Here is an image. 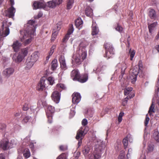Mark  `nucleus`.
Returning a JSON list of instances; mask_svg holds the SVG:
<instances>
[{"instance_id":"nucleus-46","label":"nucleus","mask_w":159,"mask_h":159,"mask_svg":"<svg viewBox=\"0 0 159 159\" xmlns=\"http://www.w3.org/2000/svg\"><path fill=\"white\" fill-rule=\"evenodd\" d=\"M74 31V28L73 25L72 24H70V25L69 28L68 30V31L67 32V34H68L69 35L71 34L72 33L73 31Z\"/></svg>"},{"instance_id":"nucleus-42","label":"nucleus","mask_w":159,"mask_h":159,"mask_svg":"<svg viewBox=\"0 0 159 159\" xmlns=\"http://www.w3.org/2000/svg\"><path fill=\"white\" fill-rule=\"evenodd\" d=\"M83 23V21L80 19H77L75 21V25L77 27H79Z\"/></svg>"},{"instance_id":"nucleus-59","label":"nucleus","mask_w":159,"mask_h":159,"mask_svg":"<svg viewBox=\"0 0 159 159\" xmlns=\"http://www.w3.org/2000/svg\"><path fill=\"white\" fill-rule=\"evenodd\" d=\"M6 126L4 124H0V129L4 130Z\"/></svg>"},{"instance_id":"nucleus-52","label":"nucleus","mask_w":159,"mask_h":159,"mask_svg":"<svg viewBox=\"0 0 159 159\" xmlns=\"http://www.w3.org/2000/svg\"><path fill=\"white\" fill-rule=\"evenodd\" d=\"M70 37V35L68 34H66L63 39V42L64 43H66V42L67 40Z\"/></svg>"},{"instance_id":"nucleus-11","label":"nucleus","mask_w":159,"mask_h":159,"mask_svg":"<svg viewBox=\"0 0 159 159\" xmlns=\"http://www.w3.org/2000/svg\"><path fill=\"white\" fill-rule=\"evenodd\" d=\"M9 148V141L7 139H3L0 142V148L4 150H6Z\"/></svg>"},{"instance_id":"nucleus-19","label":"nucleus","mask_w":159,"mask_h":159,"mask_svg":"<svg viewBox=\"0 0 159 159\" xmlns=\"http://www.w3.org/2000/svg\"><path fill=\"white\" fill-rule=\"evenodd\" d=\"M25 57L19 53L17 56H14L13 57V60L16 63H19L21 62Z\"/></svg>"},{"instance_id":"nucleus-12","label":"nucleus","mask_w":159,"mask_h":159,"mask_svg":"<svg viewBox=\"0 0 159 159\" xmlns=\"http://www.w3.org/2000/svg\"><path fill=\"white\" fill-rule=\"evenodd\" d=\"M14 72V69L12 67H9L5 69L2 73L4 76L7 78H9L12 75Z\"/></svg>"},{"instance_id":"nucleus-10","label":"nucleus","mask_w":159,"mask_h":159,"mask_svg":"<svg viewBox=\"0 0 159 159\" xmlns=\"http://www.w3.org/2000/svg\"><path fill=\"white\" fill-rule=\"evenodd\" d=\"M72 102L74 104H78L81 100V95L80 93H78L75 92L72 94Z\"/></svg>"},{"instance_id":"nucleus-3","label":"nucleus","mask_w":159,"mask_h":159,"mask_svg":"<svg viewBox=\"0 0 159 159\" xmlns=\"http://www.w3.org/2000/svg\"><path fill=\"white\" fill-rule=\"evenodd\" d=\"M87 52L84 49L81 51V52L77 53L74 57V62L77 65H80L87 57Z\"/></svg>"},{"instance_id":"nucleus-27","label":"nucleus","mask_w":159,"mask_h":159,"mask_svg":"<svg viewBox=\"0 0 159 159\" xmlns=\"http://www.w3.org/2000/svg\"><path fill=\"white\" fill-rule=\"evenodd\" d=\"M148 25L149 32L150 34H152L155 27L157 25V22H154L150 25H149V24Z\"/></svg>"},{"instance_id":"nucleus-2","label":"nucleus","mask_w":159,"mask_h":159,"mask_svg":"<svg viewBox=\"0 0 159 159\" xmlns=\"http://www.w3.org/2000/svg\"><path fill=\"white\" fill-rule=\"evenodd\" d=\"M104 47L105 50L104 57L107 58V59L112 57L115 53L114 48L112 45L110 43H106L104 45Z\"/></svg>"},{"instance_id":"nucleus-5","label":"nucleus","mask_w":159,"mask_h":159,"mask_svg":"<svg viewBox=\"0 0 159 159\" xmlns=\"http://www.w3.org/2000/svg\"><path fill=\"white\" fill-rule=\"evenodd\" d=\"M7 21L4 20L2 23V26L0 30L1 38L5 37L7 36L10 33L9 26L7 25Z\"/></svg>"},{"instance_id":"nucleus-9","label":"nucleus","mask_w":159,"mask_h":159,"mask_svg":"<svg viewBox=\"0 0 159 159\" xmlns=\"http://www.w3.org/2000/svg\"><path fill=\"white\" fill-rule=\"evenodd\" d=\"M45 80L43 78L41 79L40 81L37 86L36 89L39 91H42L45 89Z\"/></svg>"},{"instance_id":"nucleus-23","label":"nucleus","mask_w":159,"mask_h":159,"mask_svg":"<svg viewBox=\"0 0 159 159\" xmlns=\"http://www.w3.org/2000/svg\"><path fill=\"white\" fill-rule=\"evenodd\" d=\"M39 57L38 52H35L31 55L30 60L35 62L38 60Z\"/></svg>"},{"instance_id":"nucleus-50","label":"nucleus","mask_w":159,"mask_h":159,"mask_svg":"<svg viewBox=\"0 0 159 159\" xmlns=\"http://www.w3.org/2000/svg\"><path fill=\"white\" fill-rule=\"evenodd\" d=\"M47 80L49 82V84L51 85H52L54 83V79L53 77H49L48 78Z\"/></svg>"},{"instance_id":"nucleus-39","label":"nucleus","mask_w":159,"mask_h":159,"mask_svg":"<svg viewBox=\"0 0 159 159\" xmlns=\"http://www.w3.org/2000/svg\"><path fill=\"white\" fill-rule=\"evenodd\" d=\"M34 62H33L32 61H28L27 60L26 62V68L27 69H30L31 68L32 66L33 65Z\"/></svg>"},{"instance_id":"nucleus-7","label":"nucleus","mask_w":159,"mask_h":159,"mask_svg":"<svg viewBox=\"0 0 159 159\" xmlns=\"http://www.w3.org/2000/svg\"><path fill=\"white\" fill-rule=\"evenodd\" d=\"M46 3L43 1H35L33 2V6L34 9L45 7Z\"/></svg>"},{"instance_id":"nucleus-41","label":"nucleus","mask_w":159,"mask_h":159,"mask_svg":"<svg viewBox=\"0 0 159 159\" xmlns=\"http://www.w3.org/2000/svg\"><path fill=\"white\" fill-rule=\"evenodd\" d=\"M67 153H62L58 156L56 159H67Z\"/></svg>"},{"instance_id":"nucleus-64","label":"nucleus","mask_w":159,"mask_h":159,"mask_svg":"<svg viewBox=\"0 0 159 159\" xmlns=\"http://www.w3.org/2000/svg\"><path fill=\"white\" fill-rule=\"evenodd\" d=\"M43 13L41 12H39L38 13L36 18H39L43 16Z\"/></svg>"},{"instance_id":"nucleus-61","label":"nucleus","mask_w":159,"mask_h":159,"mask_svg":"<svg viewBox=\"0 0 159 159\" xmlns=\"http://www.w3.org/2000/svg\"><path fill=\"white\" fill-rule=\"evenodd\" d=\"M127 68L125 64L123 63L122 64V66L121 67V69L122 71L123 70L124 71Z\"/></svg>"},{"instance_id":"nucleus-38","label":"nucleus","mask_w":159,"mask_h":159,"mask_svg":"<svg viewBox=\"0 0 159 159\" xmlns=\"http://www.w3.org/2000/svg\"><path fill=\"white\" fill-rule=\"evenodd\" d=\"M154 108V105L152 102L150 106L148 111V113L150 116H152V113H154L155 112Z\"/></svg>"},{"instance_id":"nucleus-29","label":"nucleus","mask_w":159,"mask_h":159,"mask_svg":"<svg viewBox=\"0 0 159 159\" xmlns=\"http://www.w3.org/2000/svg\"><path fill=\"white\" fill-rule=\"evenodd\" d=\"M130 137L129 135H127L126 137H125L123 140V143L124 145V148L126 149L128 145V138H129Z\"/></svg>"},{"instance_id":"nucleus-51","label":"nucleus","mask_w":159,"mask_h":159,"mask_svg":"<svg viewBox=\"0 0 159 159\" xmlns=\"http://www.w3.org/2000/svg\"><path fill=\"white\" fill-rule=\"evenodd\" d=\"M150 120V118L148 116V114H147L146 116V118L144 121L145 126H147L148 123V122Z\"/></svg>"},{"instance_id":"nucleus-14","label":"nucleus","mask_w":159,"mask_h":159,"mask_svg":"<svg viewBox=\"0 0 159 159\" xmlns=\"http://www.w3.org/2000/svg\"><path fill=\"white\" fill-rule=\"evenodd\" d=\"M80 74L78 70L74 69L70 73L71 78L73 80L77 81Z\"/></svg>"},{"instance_id":"nucleus-47","label":"nucleus","mask_w":159,"mask_h":159,"mask_svg":"<svg viewBox=\"0 0 159 159\" xmlns=\"http://www.w3.org/2000/svg\"><path fill=\"white\" fill-rule=\"evenodd\" d=\"M93 111L90 109L88 110L86 113V116H88L89 118L92 117L93 116Z\"/></svg>"},{"instance_id":"nucleus-24","label":"nucleus","mask_w":159,"mask_h":159,"mask_svg":"<svg viewBox=\"0 0 159 159\" xmlns=\"http://www.w3.org/2000/svg\"><path fill=\"white\" fill-rule=\"evenodd\" d=\"M148 16L152 19L155 20L157 17L155 11L152 9L149 10L148 13Z\"/></svg>"},{"instance_id":"nucleus-25","label":"nucleus","mask_w":159,"mask_h":159,"mask_svg":"<svg viewBox=\"0 0 159 159\" xmlns=\"http://www.w3.org/2000/svg\"><path fill=\"white\" fill-rule=\"evenodd\" d=\"M85 14L88 16H91L93 14V10L89 6H87L85 9Z\"/></svg>"},{"instance_id":"nucleus-45","label":"nucleus","mask_w":159,"mask_h":159,"mask_svg":"<svg viewBox=\"0 0 159 159\" xmlns=\"http://www.w3.org/2000/svg\"><path fill=\"white\" fill-rule=\"evenodd\" d=\"M58 32L57 31H53V33L52 35L51 41H54L57 36Z\"/></svg>"},{"instance_id":"nucleus-63","label":"nucleus","mask_w":159,"mask_h":159,"mask_svg":"<svg viewBox=\"0 0 159 159\" xmlns=\"http://www.w3.org/2000/svg\"><path fill=\"white\" fill-rule=\"evenodd\" d=\"M2 63L3 64L5 63L6 62L8 61V59L6 57H3L2 59Z\"/></svg>"},{"instance_id":"nucleus-58","label":"nucleus","mask_w":159,"mask_h":159,"mask_svg":"<svg viewBox=\"0 0 159 159\" xmlns=\"http://www.w3.org/2000/svg\"><path fill=\"white\" fill-rule=\"evenodd\" d=\"M88 124V121L86 119H84L82 121V125L84 126Z\"/></svg>"},{"instance_id":"nucleus-15","label":"nucleus","mask_w":159,"mask_h":159,"mask_svg":"<svg viewBox=\"0 0 159 159\" xmlns=\"http://www.w3.org/2000/svg\"><path fill=\"white\" fill-rule=\"evenodd\" d=\"M59 60L60 62L61 68L63 70H66L67 69L65 58L64 56L61 55L60 56L59 59Z\"/></svg>"},{"instance_id":"nucleus-43","label":"nucleus","mask_w":159,"mask_h":159,"mask_svg":"<svg viewBox=\"0 0 159 159\" xmlns=\"http://www.w3.org/2000/svg\"><path fill=\"white\" fill-rule=\"evenodd\" d=\"M52 115L51 114L46 113L47 116L48 118V122L49 123H51L52 122Z\"/></svg>"},{"instance_id":"nucleus-57","label":"nucleus","mask_w":159,"mask_h":159,"mask_svg":"<svg viewBox=\"0 0 159 159\" xmlns=\"http://www.w3.org/2000/svg\"><path fill=\"white\" fill-rule=\"evenodd\" d=\"M29 146H30V148H31V149L32 151V152L33 153H34V151H35V150H34L35 148H34L33 143H31L29 145Z\"/></svg>"},{"instance_id":"nucleus-18","label":"nucleus","mask_w":159,"mask_h":159,"mask_svg":"<svg viewBox=\"0 0 159 159\" xmlns=\"http://www.w3.org/2000/svg\"><path fill=\"white\" fill-rule=\"evenodd\" d=\"M99 31V29L97 26L95 22H93L92 26V35L93 36L97 35Z\"/></svg>"},{"instance_id":"nucleus-36","label":"nucleus","mask_w":159,"mask_h":159,"mask_svg":"<svg viewBox=\"0 0 159 159\" xmlns=\"http://www.w3.org/2000/svg\"><path fill=\"white\" fill-rule=\"evenodd\" d=\"M114 28L116 31L120 33H121L122 32L123 28L118 23H117L115 25Z\"/></svg>"},{"instance_id":"nucleus-33","label":"nucleus","mask_w":159,"mask_h":159,"mask_svg":"<svg viewBox=\"0 0 159 159\" xmlns=\"http://www.w3.org/2000/svg\"><path fill=\"white\" fill-rule=\"evenodd\" d=\"M74 0H68L67 2L66 9L67 10L70 9L74 3Z\"/></svg>"},{"instance_id":"nucleus-32","label":"nucleus","mask_w":159,"mask_h":159,"mask_svg":"<svg viewBox=\"0 0 159 159\" xmlns=\"http://www.w3.org/2000/svg\"><path fill=\"white\" fill-rule=\"evenodd\" d=\"M55 111L54 107L51 105H48V109L46 113H48L53 114V113Z\"/></svg>"},{"instance_id":"nucleus-21","label":"nucleus","mask_w":159,"mask_h":159,"mask_svg":"<svg viewBox=\"0 0 159 159\" xmlns=\"http://www.w3.org/2000/svg\"><path fill=\"white\" fill-rule=\"evenodd\" d=\"M66 85L63 84H58L56 85L55 88V90L61 92L62 90H66Z\"/></svg>"},{"instance_id":"nucleus-60","label":"nucleus","mask_w":159,"mask_h":159,"mask_svg":"<svg viewBox=\"0 0 159 159\" xmlns=\"http://www.w3.org/2000/svg\"><path fill=\"white\" fill-rule=\"evenodd\" d=\"M35 23V21L33 20H30L28 21V26L30 25H33Z\"/></svg>"},{"instance_id":"nucleus-13","label":"nucleus","mask_w":159,"mask_h":159,"mask_svg":"<svg viewBox=\"0 0 159 159\" xmlns=\"http://www.w3.org/2000/svg\"><path fill=\"white\" fill-rule=\"evenodd\" d=\"M62 0H52L47 2V6L51 8L55 7L57 5L60 4Z\"/></svg>"},{"instance_id":"nucleus-34","label":"nucleus","mask_w":159,"mask_h":159,"mask_svg":"<svg viewBox=\"0 0 159 159\" xmlns=\"http://www.w3.org/2000/svg\"><path fill=\"white\" fill-rule=\"evenodd\" d=\"M56 47V45H53L50 48V50L49 53V55L46 57L47 60H48L50 57L52 55V54L54 52V50L55 49Z\"/></svg>"},{"instance_id":"nucleus-31","label":"nucleus","mask_w":159,"mask_h":159,"mask_svg":"<svg viewBox=\"0 0 159 159\" xmlns=\"http://www.w3.org/2000/svg\"><path fill=\"white\" fill-rule=\"evenodd\" d=\"M90 150V148L88 146L84 147L83 149V152L85 156H87Z\"/></svg>"},{"instance_id":"nucleus-48","label":"nucleus","mask_w":159,"mask_h":159,"mask_svg":"<svg viewBox=\"0 0 159 159\" xmlns=\"http://www.w3.org/2000/svg\"><path fill=\"white\" fill-rule=\"evenodd\" d=\"M30 117L29 116H25L23 119L22 120V123L23 124H24V123H27L28 122V121H29V120H30Z\"/></svg>"},{"instance_id":"nucleus-16","label":"nucleus","mask_w":159,"mask_h":159,"mask_svg":"<svg viewBox=\"0 0 159 159\" xmlns=\"http://www.w3.org/2000/svg\"><path fill=\"white\" fill-rule=\"evenodd\" d=\"M88 75L87 73H84L80 75V74L77 81L81 83L86 82L88 80Z\"/></svg>"},{"instance_id":"nucleus-55","label":"nucleus","mask_w":159,"mask_h":159,"mask_svg":"<svg viewBox=\"0 0 159 159\" xmlns=\"http://www.w3.org/2000/svg\"><path fill=\"white\" fill-rule=\"evenodd\" d=\"M80 153L79 151L75 152L74 154V156L75 157V159H78L80 155Z\"/></svg>"},{"instance_id":"nucleus-40","label":"nucleus","mask_w":159,"mask_h":159,"mask_svg":"<svg viewBox=\"0 0 159 159\" xmlns=\"http://www.w3.org/2000/svg\"><path fill=\"white\" fill-rule=\"evenodd\" d=\"M132 90L133 88L131 87L126 88L124 90V94L125 95H127L131 93Z\"/></svg>"},{"instance_id":"nucleus-28","label":"nucleus","mask_w":159,"mask_h":159,"mask_svg":"<svg viewBox=\"0 0 159 159\" xmlns=\"http://www.w3.org/2000/svg\"><path fill=\"white\" fill-rule=\"evenodd\" d=\"M23 155L24 157L27 158L30 156V153L29 149L28 148H25L23 151Z\"/></svg>"},{"instance_id":"nucleus-8","label":"nucleus","mask_w":159,"mask_h":159,"mask_svg":"<svg viewBox=\"0 0 159 159\" xmlns=\"http://www.w3.org/2000/svg\"><path fill=\"white\" fill-rule=\"evenodd\" d=\"M16 12V9L13 6H11L7 10L5 11V16L9 18H13Z\"/></svg>"},{"instance_id":"nucleus-49","label":"nucleus","mask_w":159,"mask_h":159,"mask_svg":"<svg viewBox=\"0 0 159 159\" xmlns=\"http://www.w3.org/2000/svg\"><path fill=\"white\" fill-rule=\"evenodd\" d=\"M61 28V26L60 24L57 23L56 25L53 29V31H57L58 32V31H59Z\"/></svg>"},{"instance_id":"nucleus-62","label":"nucleus","mask_w":159,"mask_h":159,"mask_svg":"<svg viewBox=\"0 0 159 159\" xmlns=\"http://www.w3.org/2000/svg\"><path fill=\"white\" fill-rule=\"evenodd\" d=\"M20 112H15L14 114V116L15 117H18L20 116Z\"/></svg>"},{"instance_id":"nucleus-37","label":"nucleus","mask_w":159,"mask_h":159,"mask_svg":"<svg viewBox=\"0 0 159 159\" xmlns=\"http://www.w3.org/2000/svg\"><path fill=\"white\" fill-rule=\"evenodd\" d=\"M153 137L157 142H159V133L158 131H156L154 132Z\"/></svg>"},{"instance_id":"nucleus-30","label":"nucleus","mask_w":159,"mask_h":159,"mask_svg":"<svg viewBox=\"0 0 159 159\" xmlns=\"http://www.w3.org/2000/svg\"><path fill=\"white\" fill-rule=\"evenodd\" d=\"M51 69L53 70H56L57 66V60L54 59L53 60L51 63Z\"/></svg>"},{"instance_id":"nucleus-26","label":"nucleus","mask_w":159,"mask_h":159,"mask_svg":"<svg viewBox=\"0 0 159 159\" xmlns=\"http://www.w3.org/2000/svg\"><path fill=\"white\" fill-rule=\"evenodd\" d=\"M134 96V93H130L129 96H127L123 100L122 105L123 106H125L127 103L128 100L133 98Z\"/></svg>"},{"instance_id":"nucleus-22","label":"nucleus","mask_w":159,"mask_h":159,"mask_svg":"<svg viewBox=\"0 0 159 159\" xmlns=\"http://www.w3.org/2000/svg\"><path fill=\"white\" fill-rule=\"evenodd\" d=\"M21 45V43H19L17 41L14 42L12 45V47L14 51L17 52L19 50Z\"/></svg>"},{"instance_id":"nucleus-35","label":"nucleus","mask_w":159,"mask_h":159,"mask_svg":"<svg viewBox=\"0 0 159 159\" xmlns=\"http://www.w3.org/2000/svg\"><path fill=\"white\" fill-rule=\"evenodd\" d=\"M28 52V49L27 48H26L21 49L20 52L19 53L20 54L25 57L27 56Z\"/></svg>"},{"instance_id":"nucleus-1","label":"nucleus","mask_w":159,"mask_h":159,"mask_svg":"<svg viewBox=\"0 0 159 159\" xmlns=\"http://www.w3.org/2000/svg\"><path fill=\"white\" fill-rule=\"evenodd\" d=\"M104 148V145L100 143L95 146L93 153L89 157V159H100Z\"/></svg>"},{"instance_id":"nucleus-54","label":"nucleus","mask_w":159,"mask_h":159,"mask_svg":"<svg viewBox=\"0 0 159 159\" xmlns=\"http://www.w3.org/2000/svg\"><path fill=\"white\" fill-rule=\"evenodd\" d=\"M154 148V145H149L148 146V151L150 152H152L153 151Z\"/></svg>"},{"instance_id":"nucleus-56","label":"nucleus","mask_w":159,"mask_h":159,"mask_svg":"<svg viewBox=\"0 0 159 159\" xmlns=\"http://www.w3.org/2000/svg\"><path fill=\"white\" fill-rule=\"evenodd\" d=\"M59 149L62 151H64L67 149V148L64 145H61L59 147Z\"/></svg>"},{"instance_id":"nucleus-4","label":"nucleus","mask_w":159,"mask_h":159,"mask_svg":"<svg viewBox=\"0 0 159 159\" xmlns=\"http://www.w3.org/2000/svg\"><path fill=\"white\" fill-rule=\"evenodd\" d=\"M88 130L89 128L88 127H84L80 128L77 132L75 138L77 140L80 139V141H79L78 142L79 146L81 145L82 140L84 135L87 134Z\"/></svg>"},{"instance_id":"nucleus-6","label":"nucleus","mask_w":159,"mask_h":159,"mask_svg":"<svg viewBox=\"0 0 159 159\" xmlns=\"http://www.w3.org/2000/svg\"><path fill=\"white\" fill-rule=\"evenodd\" d=\"M60 97V93L56 90L54 91L51 95L52 99L57 103L59 102Z\"/></svg>"},{"instance_id":"nucleus-17","label":"nucleus","mask_w":159,"mask_h":159,"mask_svg":"<svg viewBox=\"0 0 159 159\" xmlns=\"http://www.w3.org/2000/svg\"><path fill=\"white\" fill-rule=\"evenodd\" d=\"M24 35H23L20 38L22 42H24L25 45H27L29 44L31 42V39L30 38H29L26 39L25 41H24L25 39L28 37L29 35L26 31L24 32Z\"/></svg>"},{"instance_id":"nucleus-44","label":"nucleus","mask_w":159,"mask_h":159,"mask_svg":"<svg viewBox=\"0 0 159 159\" xmlns=\"http://www.w3.org/2000/svg\"><path fill=\"white\" fill-rule=\"evenodd\" d=\"M135 51L134 50H131V49H130L129 51V53L130 55V60L131 61L133 60V59L135 55Z\"/></svg>"},{"instance_id":"nucleus-53","label":"nucleus","mask_w":159,"mask_h":159,"mask_svg":"<svg viewBox=\"0 0 159 159\" xmlns=\"http://www.w3.org/2000/svg\"><path fill=\"white\" fill-rule=\"evenodd\" d=\"M29 106V104L27 103H25L23 106V110L24 111H26L28 110Z\"/></svg>"},{"instance_id":"nucleus-20","label":"nucleus","mask_w":159,"mask_h":159,"mask_svg":"<svg viewBox=\"0 0 159 159\" xmlns=\"http://www.w3.org/2000/svg\"><path fill=\"white\" fill-rule=\"evenodd\" d=\"M139 72V68L137 67H134L133 69L131 75L133 76V81H135L137 79V77Z\"/></svg>"}]
</instances>
